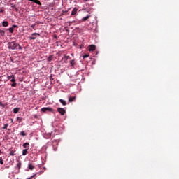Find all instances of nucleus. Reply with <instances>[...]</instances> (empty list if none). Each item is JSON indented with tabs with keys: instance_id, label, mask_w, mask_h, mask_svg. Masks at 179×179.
Here are the masks:
<instances>
[{
	"instance_id": "nucleus-1",
	"label": "nucleus",
	"mask_w": 179,
	"mask_h": 179,
	"mask_svg": "<svg viewBox=\"0 0 179 179\" xmlns=\"http://www.w3.org/2000/svg\"><path fill=\"white\" fill-rule=\"evenodd\" d=\"M7 46L8 50H17V47L18 50H22V46H20L19 43H16V41L9 42L7 44Z\"/></svg>"
},
{
	"instance_id": "nucleus-2",
	"label": "nucleus",
	"mask_w": 179,
	"mask_h": 179,
	"mask_svg": "<svg viewBox=\"0 0 179 179\" xmlns=\"http://www.w3.org/2000/svg\"><path fill=\"white\" fill-rule=\"evenodd\" d=\"M41 111H42V113H47V111L52 113V111H54V109H52V108H50V107H47V108H43L41 109Z\"/></svg>"
},
{
	"instance_id": "nucleus-3",
	"label": "nucleus",
	"mask_w": 179,
	"mask_h": 179,
	"mask_svg": "<svg viewBox=\"0 0 179 179\" xmlns=\"http://www.w3.org/2000/svg\"><path fill=\"white\" fill-rule=\"evenodd\" d=\"M57 111H58V113H59V114L61 115H65V114L66 113V110L62 108H58Z\"/></svg>"
},
{
	"instance_id": "nucleus-4",
	"label": "nucleus",
	"mask_w": 179,
	"mask_h": 179,
	"mask_svg": "<svg viewBox=\"0 0 179 179\" xmlns=\"http://www.w3.org/2000/svg\"><path fill=\"white\" fill-rule=\"evenodd\" d=\"M30 1L31 2H34V3H36V5H39L41 6V2L38 0H28Z\"/></svg>"
},
{
	"instance_id": "nucleus-5",
	"label": "nucleus",
	"mask_w": 179,
	"mask_h": 179,
	"mask_svg": "<svg viewBox=\"0 0 179 179\" xmlns=\"http://www.w3.org/2000/svg\"><path fill=\"white\" fill-rule=\"evenodd\" d=\"M96 50V45H90L89 46V51H94Z\"/></svg>"
},
{
	"instance_id": "nucleus-6",
	"label": "nucleus",
	"mask_w": 179,
	"mask_h": 179,
	"mask_svg": "<svg viewBox=\"0 0 179 179\" xmlns=\"http://www.w3.org/2000/svg\"><path fill=\"white\" fill-rule=\"evenodd\" d=\"M78 13V8H74L71 12V16H75Z\"/></svg>"
},
{
	"instance_id": "nucleus-7",
	"label": "nucleus",
	"mask_w": 179,
	"mask_h": 179,
	"mask_svg": "<svg viewBox=\"0 0 179 179\" xmlns=\"http://www.w3.org/2000/svg\"><path fill=\"white\" fill-rule=\"evenodd\" d=\"M23 148L25 149H30V144L29 143H25L22 145Z\"/></svg>"
},
{
	"instance_id": "nucleus-8",
	"label": "nucleus",
	"mask_w": 179,
	"mask_h": 179,
	"mask_svg": "<svg viewBox=\"0 0 179 179\" xmlns=\"http://www.w3.org/2000/svg\"><path fill=\"white\" fill-rule=\"evenodd\" d=\"M75 100H76V96H71L70 98H69V103H72L73 101H75Z\"/></svg>"
},
{
	"instance_id": "nucleus-9",
	"label": "nucleus",
	"mask_w": 179,
	"mask_h": 179,
	"mask_svg": "<svg viewBox=\"0 0 179 179\" xmlns=\"http://www.w3.org/2000/svg\"><path fill=\"white\" fill-rule=\"evenodd\" d=\"M2 26L3 27H8V26H9V22H8V21H4L2 22Z\"/></svg>"
},
{
	"instance_id": "nucleus-10",
	"label": "nucleus",
	"mask_w": 179,
	"mask_h": 179,
	"mask_svg": "<svg viewBox=\"0 0 179 179\" xmlns=\"http://www.w3.org/2000/svg\"><path fill=\"white\" fill-rule=\"evenodd\" d=\"M59 103H61L62 106H66V101L64 99H59Z\"/></svg>"
},
{
	"instance_id": "nucleus-11",
	"label": "nucleus",
	"mask_w": 179,
	"mask_h": 179,
	"mask_svg": "<svg viewBox=\"0 0 179 179\" xmlns=\"http://www.w3.org/2000/svg\"><path fill=\"white\" fill-rule=\"evenodd\" d=\"M27 150H29V148L22 150V156H26V155H27Z\"/></svg>"
},
{
	"instance_id": "nucleus-12",
	"label": "nucleus",
	"mask_w": 179,
	"mask_h": 179,
	"mask_svg": "<svg viewBox=\"0 0 179 179\" xmlns=\"http://www.w3.org/2000/svg\"><path fill=\"white\" fill-rule=\"evenodd\" d=\"M90 15H87L86 17H84L83 19H82V21L83 22H86V20H87V19H90Z\"/></svg>"
},
{
	"instance_id": "nucleus-13",
	"label": "nucleus",
	"mask_w": 179,
	"mask_h": 179,
	"mask_svg": "<svg viewBox=\"0 0 179 179\" xmlns=\"http://www.w3.org/2000/svg\"><path fill=\"white\" fill-rule=\"evenodd\" d=\"M14 27H17V26L13 25V27L9 28L8 30H9L10 33H13V28Z\"/></svg>"
},
{
	"instance_id": "nucleus-14",
	"label": "nucleus",
	"mask_w": 179,
	"mask_h": 179,
	"mask_svg": "<svg viewBox=\"0 0 179 179\" xmlns=\"http://www.w3.org/2000/svg\"><path fill=\"white\" fill-rule=\"evenodd\" d=\"M28 168L29 170H34V165H32L31 164H29Z\"/></svg>"
},
{
	"instance_id": "nucleus-15",
	"label": "nucleus",
	"mask_w": 179,
	"mask_h": 179,
	"mask_svg": "<svg viewBox=\"0 0 179 179\" xmlns=\"http://www.w3.org/2000/svg\"><path fill=\"white\" fill-rule=\"evenodd\" d=\"M13 113H14V114H17V113H19V108H15L13 109Z\"/></svg>"
},
{
	"instance_id": "nucleus-16",
	"label": "nucleus",
	"mask_w": 179,
	"mask_h": 179,
	"mask_svg": "<svg viewBox=\"0 0 179 179\" xmlns=\"http://www.w3.org/2000/svg\"><path fill=\"white\" fill-rule=\"evenodd\" d=\"M0 35L3 37L5 36V31L0 29Z\"/></svg>"
},
{
	"instance_id": "nucleus-17",
	"label": "nucleus",
	"mask_w": 179,
	"mask_h": 179,
	"mask_svg": "<svg viewBox=\"0 0 179 179\" xmlns=\"http://www.w3.org/2000/svg\"><path fill=\"white\" fill-rule=\"evenodd\" d=\"M17 167L18 169V170L20 169V167H22V162H18L17 164Z\"/></svg>"
},
{
	"instance_id": "nucleus-18",
	"label": "nucleus",
	"mask_w": 179,
	"mask_h": 179,
	"mask_svg": "<svg viewBox=\"0 0 179 179\" xmlns=\"http://www.w3.org/2000/svg\"><path fill=\"white\" fill-rule=\"evenodd\" d=\"M20 135H21V136H26L27 134H26V132H24V131H21V132L20 133Z\"/></svg>"
},
{
	"instance_id": "nucleus-19",
	"label": "nucleus",
	"mask_w": 179,
	"mask_h": 179,
	"mask_svg": "<svg viewBox=\"0 0 179 179\" xmlns=\"http://www.w3.org/2000/svg\"><path fill=\"white\" fill-rule=\"evenodd\" d=\"M70 64H71V66H73L76 64L75 60H71Z\"/></svg>"
},
{
	"instance_id": "nucleus-20",
	"label": "nucleus",
	"mask_w": 179,
	"mask_h": 179,
	"mask_svg": "<svg viewBox=\"0 0 179 179\" xmlns=\"http://www.w3.org/2000/svg\"><path fill=\"white\" fill-rule=\"evenodd\" d=\"M22 120H23V118L21 117H18L17 118V121H18V122H20L22 121Z\"/></svg>"
},
{
	"instance_id": "nucleus-21",
	"label": "nucleus",
	"mask_w": 179,
	"mask_h": 179,
	"mask_svg": "<svg viewBox=\"0 0 179 179\" xmlns=\"http://www.w3.org/2000/svg\"><path fill=\"white\" fill-rule=\"evenodd\" d=\"M8 127H9V124H6L4 125V127H3V129H8Z\"/></svg>"
},
{
	"instance_id": "nucleus-22",
	"label": "nucleus",
	"mask_w": 179,
	"mask_h": 179,
	"mask_svg": "<svg viewBox=\"0 0 179 179\" xmlns=\"http://www.w3.org/2000/svg\"><path fill=\"white\" fill-rule=\"evenodd\" d=\"M10 156H15V151L12 150L10 152Z\"/></svg>"
},
{
	"instance_id": "nucleus-23",
	"label": "nucleus",
	"mask_w": 179,
	"mask_h": 179,
	"mask_svg": "<svg viewBox=\"0 0 179 179\" xmlns=\"http://www.w3.org/2000/svg\"><path fill=\"white\" fill-rule=\"evenodd\" d=\"M11 78H15V76H14V75H11V76H8V80H9V79H11Z\"/></svg>"
},
{
	"instance_id": "nucleus-24",
	"label": "nucleus",
	"mask_w": 179,
	"mask_h": 179,
	"mask_svg": "<svg viewBox=\"0 0 179 179\" xmlns=\"http://www.w3.org/2000/svg\"><path fill=\"white\" fill-rule=\"evenodd\" d=\"M10 82H12L13 83H16V79H15V78H13L10 80Z\"/></svg>"
},
{
	"instance_id": "nucleus-25",
	"label": "nucleus",
	"mask_w": 179,
	"mask_h": 179,
	"mask_svg": "<svg viewBox=\"0 0 179 179\" xmlns=\"http://www.w3.org/2000/svg\"><path fill=\"white\" fill-rule=\"evenodd\" d=\"M31 36H40V34H38V33H33V34H31Z\"/></svg>"
},
{
	"instance_id": "nucleus-26",
	"label": "nucleus",
	"mask_w": 179,
	"mask_h": 179,
	"mask_svg": "<svg viewBox=\"0 0 179 179\" xmlns=\"http://www.w3.org/2000/svg\"><path fill=\"white\" fill-rule=\"evenodd\" d=\"M16 83H13L12 84H11V86H12V87H16Z\"/></svg>"
},
{
	"instance_id": "nucleus-27",
	"label": "nucleus",
	"mask_w": 179,
	"mask_h": 179,
	"mask_svg": "<svg viewBox=\"0 0 179 179\" xmlns=\"http://www.w3.org/2000/svg\"><path fill=\"white\" fill-rule=\"evenodd\" d=\"M0 164H3V159L2 157H0Z\"/></svg>"
},
{
	"instance_id": "nucleus-28",
	"label": "nucleus",
	"mask_w": 179,
	"mask_h": 179,
	"mask_svg": "<svg viewBox=\"0 0 179 179\" xmlns=\"http://www.w3.org/2000/svg\"><path fill=\"white\" fill-rule=\"evenodd\" d=\"M87 57H89V55L87 54L84 55L83 57V58H87Z\"/></svg>"
},
{
	"instance_id": "nucleus-29",
	"label": "nucleus",
	"mask_w": 179,
	"mask_h": 179,
	"mask_svg": "<svg viewBox=\"0 0 179 179\" xmlns=\"http://www.w3.org/2000/svg\"><path fill=\"white\" fill-rule=\"evenodd\" d=\"M36 37L30 36L29 40H36Z\"/></svg>"
},
{
	"instance_id": "nucleus-30",
	"label": "nucleus",
	"mask_w": 179,
	"mask_h": 179,
	"mask_svg": "<svg viewBox=\"0 0 179 179\" xmlns=\"http://www.w3.org/2000/svg\"><path fill=\"white\" fill-rule=\"evenodd\" d=\"M12 8H15V10H16V12H17V10H19L17 9V8H16V6H13Z\"/></svg>"
},
{
	"instance_id": "nucleus-31",
	"label": "nucleus",
	"mask_w": 179,
	"mask_h": 179,
	"mask_svg": "<svg viewBox=\"0 0 179 179\" xmlns=\"http://www.w3.org/2000/svg\"><path fill=\"white\" fill-rule=\"evenodd\" d=\"M64 57L66 60H68L69 58V56H66V55H64Z\"/></svg>"
},
{
	"instance_id": "nucleus-32",
	"label": "nucleus",
	"mask_w": 179,
	"mask_h": 179,
	"mask_svg": "<svg viewBox=\"0 0 179 179\" xmlns=\"http://www.w3.org/2000/svg\"><path fill=\"white\" fill-rule=\"evenodd\" d=\"M0 106H1V107H5V105L3 104V103H2V102H0Z\"/></svg>"
},
{
	"instance_id": "nucleus-33",
	"label": "nucleus",
	"mask_w": 179,
	"mask_h": 179,
	"mask_svg": "<svg viewBox=\"0 0 179 179\" xmlns=\"http://www.w3.org/2000/svg\"><path fill=\"white\" fill-rule=\"evenodd\" d=\"M35 27H36V24H32V25L31 26V27L32 29H34Z\"/></svg>"
},
{
	"instance_id": "nucleus-34",
	"label": "nucleus",
	"mask_w": 179,
	"mask_h": 179,
	"mask_svg": "<svg viewBox=\"0 0 179 179\" xmlns=\"http://www.w3.org/2000/svg\"><path fill=\"white\" fill-rule=\"evenodd\" d=\"M84 2H89V0H83Z\"/></svg>"
},
{
	"instance_id": "nucleus-35",
	"label": "nucleus",
	"mask_w": 179,
	"mask_h": 179,
	"mask_svg": "<svg viewBox=\"0 0 179 179\" xmlns=\"http://www.w3.org/2000/svg\"><path fill=\"white\" fill-rule=\"evenodd\" d=\"M54 38H57V35H54Z\"/></svg>"
},
{
	"instance_id": "nucleus-36",
	"label": "nucleus",
	"mask_w": 179,
	"mask_h": 179,
	"mask_svg": "<svg viewBox=\"0 0 179 179\" xmlns=\"http://www.w3.org/2000/svg\"><path fill=\"white\" fill-rule=\"evenodd\" d=\"M1 12H3V10H0V13H1Z\"/></svg>"
},
{
	"instance_id": "nucleus-37",
	"label": "nucleus",
	"mask_w": 179,
	"mask_h": 179,
	"mask_svg": "<svg viewBox=\"0 0 179 179\" xmlns=\"http://www.w3.org/2000/svg\"><path fill=\"white\" fill-rule=\"evenodd\" d=\"M66 12H68V11H64V13H66Z\"/></svg>"
},
{
	"instance_id": "nucleus-38",
	"label": "nucleus",
	"mask_w": 179,
	"mask_h": 179,
	"mask_svg": "<svg viewBox=\"0 0 179 179\" xmlns=\"http://www.w3.org/2000/svg\"><path fill=\"white\" fill-rule=\"evenodd\" d=\"M2 153V152L1 151V150H0V155Z\"/></svg>"
},
{
	"instance_id": "nucleus-39",
	"label": "nucleus",
	"mask_w": 179,
	"mask_h": 179,
	"mask_svg": "<svg viewBox=\"0 0 179 179\" xmlns=\"http://www.w3.org/2000/svg\"><path fill=\"white\" fill-rule=\"evenodd\" d=\"M0 82H1V79H0Z\"/></svg>"
}]
</instances>
